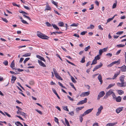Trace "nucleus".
Wrapping results in <instances>:
<instances>
[{
	"mask_svg": "<svg viewBox=\"0 0 126 126\" xmlns=\"http://www.w3.org/2000/svg\"><path fill=\"white\" fill-rule=\"evenodd\" d=\"M37 35L40 38L48 40L49 37L38 31L37 32Z\"/></svg>",
	"mask_w": 126,
	"mask_h": 126,
	"instance_id": "f257e3e1",
	"label": "nucleus"
},
{
	"mask_svg": "<svg viewBox=\"0 0 126 126\" xmlns=\"http://www.w3.org/2000/svg\"><path fill=\"white\" fill-rule=\"evenodd\" d=\"M90 93V91L88 92H83L80 95V97H84V96L88 95Z\"/></svg>",
	"mask_w": 126,
	"mask_h": 126,
	"instance_id": "f03ea898",
	"label": "nucleus"
},
{
	"mask_svg": "<svg viewBox=\"0 0 126 126\" xmlns=\"http://www.w3.org/2000/svg\"><path fill=\"white\" fill-rule=\"evenodd\" d=\"M87 98H85L84 100H82L79 101L77 104V105H82L86 103L87 102Z\"/></svg>",
	"mask_w": 126,
	"mask_h": 126,
	"instance_id": "7ed1b4c3",
	"label": "nucleus"
},
{
	"mask_svg": "<svg viewBox=\"0 0 126 126\" xmlns=\"http://www.w3.org/2000/svg\"><path fill=\"white\" fill-rule=\"evenodd\" d=\"M93 110V109L92 108L87 110L84 112V113L83 114V115L85 116L86 114H88L89 113L91 112Z\"/></svg>",
	"mask_w": 126,
	"mask_h": 126,
	"instance_id": "20e7f679",
	"label": "nucleus"
},
{
	"mask_svg": "<svg viewBox=\"0 0 126 126\" xmlns=\"http://www.w3.org/2000/svg\"><path fill=\"white\" fill-rule=\"evenodd\" d=\"M124 107H119L116 109V113L118 114L120 112L123 110Z\"/></svg>",
	"mask_w": 126,
	"mask_h": 126,
	"instance_id": "39448f33",
	"label": "nucleus"
},
{
	"mask_svg": "<svg viewBox=\"0 0 126 126\" xmlns=\"http://www.w3.org/2000/svg\"><path fill=\"white\" fill-rule=\"evenodd\" d=\"M125 76L123 75L121 76L120 77V81L121 82L122 84H124L125 82L124 81V79Z\"/></svg>",
	"mask_w": 126,
	"mask_h": 126,
	"instance_id": "423d86ee",
	"label": "nucleus"
},
{
	"mask_svg": "<svg viewBox=\"0 0 126 126\" xmlns=\"http://www.w3.org/2000/svg\"><path fill=\"white\" fill-rule=\"evenodd\" d=\"M117 122L113 123H110L107 124L106 125V126H114L117 124Z\"/></svg>",
	"mask_w": 126,
	"mask_h": 126,
	"instance_id": "0eeeda50",
	"label": "nucleus"
},
{
	"mask_svg": "<svg viewBox=\"0 0 126 126\" xmlns=\"http://www.w3.org/2000/svg\"><path fill=\"white\" fill-rule=\"evenodd\" d=\"M121 68V71L123 72H124L126 71V66L124 65L121 67H120Z\"/></svg>",
	"mask_w": 126,
	"mask_h": 126,
	"instance_id": "6e6552de",
	"label": "nucleus"
},
{
	"mask_svg": "<svg viewBox=\"0 0 126 126\" xmlns=\"http://www.w3.org/2000/svg\"><path fill=\"white\" fill-rule=\"evenodd\" d=\"M115 99L116 100V101L117 102H119L121 101L122 99L120 96H119L117 97H116Z\"/></svg>",
	"mask_w": 126,
	"mask_h": 126,
	"instance_id": "1a4fd4ad",
	"label": "nucleus"
},
{
	"mask_svg": "<svg viewBox=\"0 0 126 126\" xmlns=\"http://www.w3.org/2000/svg\"><path fill=\"white\" fill-rule=\"evenodd\" d=\"M36 57L37 58L40 59L42 61L44 62H46L45 59L43 57H41L39 55H37Z\"/></svg>",
	"mask_w": 126,
	"mask_h": 126,
	"instance_id": "9d476101",
	"label": "nucleus"
},
{
	"mask_svg": "<svg viewBox=\"0 0 126 126\" xmlns=\"http://www.w3.org/2000/svg\"><path fill=\"white\" fill-rule=\"evenodd\" d=\"M98 79L99 80L101 84L103 83V81L102 80V77L100 74H99L98 77Z\"/></svg>",
	"mask_w": 126,
	"mask_h": 126,
	"instance_id": "9b49d317",
	"label": "nucleus"
},
{
	"mask_svg": "<svg viewBox=\"0 0 126 126\" xmlns=\"http://www.w3.org/2000/svg\"><path fill=\"white\" fill-rule=\"evenodd\" d=\"M113 90L111 89H110L108 92L106 93L107 96H109L112 94L113 93Z\"/></svg>",
	"mask_w": 126,
	"mask_h": 126,
	"instance_id": "f8f14e48",
	"label": "nucleus"
},
{
	"mask_svg": "<svg viewBox=\"0 0 126 126\" xmlns=\"http://www.w3.org/2000/svg\"><path fill=\"white\" fill-rule=\"evenodd\" d=\"M38 62L39 64L41 66L43 67H46V65L41 61L38 60Z\"/></svg>",
	"mask_w": 126,
	"mask_h": 126,
	"instance_id": "ddd939ff",
	"label": "nucleus"
},
{
	"mask_svg": "<svg viewBox=\"0 0 126 126\" xmlns=\"http://www.w3.org/2000/svg\"><path fill=\"white\" fill-rule=\"evenodd\" d=\"M16 78L13 75L12 76V78L11 80V82L12 83L14 82L16 80Z\"/></svg>",
	"mask_w": 126,
	"mask_h": 126,
	"instance_id": "4468645a",
	"label": "nucleus"
},
{
	"mask_svg": "<svg viewBox=\"0 0 126 126\" xmlns=\"http://www.w3.org/2000/svg\"><path fill=\"white\" fill-rule=\"evenodd\" d=\"M84 107V106L79 107L76 108V112H78L79 111L81 110Z\"/></svg>",
	"mask_w": 126,
	"mask_h": 126,
	"instance_id": "2eb2a0df",
	"label": "nucleus"
},
{
	"mask_svg": "<svg viewBox=\"0 0 126 126\" xmlns=\"http://www.w3.org/2000/svg\"><path fill=\"white\" fill-rule=\"evenodd\" d=\"M105 93L104 91H102L99 93V95L101 97H102L105 94Z\"/></svg>",
	"mask_w": 126,
	"mask_h": 126,
	"instance_id": "dca6fc26",
	"label": "nucleus"
},
{
	"mask_svg": "<svg viewBox=\"0 0 126 126\" xmlns=\"http://www.w3.org/2000/svg\"><path fill=\"white\" fill-rule=\"evenodd\" d=\"M52 90L53 92L56 95L57 97L59 99H60V96L58 95V94L57 93L56 90L54 89H52Z\"/></svg>",
	"mask_w": 126,
	"mask_h": 126,
	"instance_id": "f3484780",
	"label": "nucleus"
},
{
	"mask_svg": "<svg viewBox=\"0 0 126 126\" xmlns=\"http://www.w3.org/2000/svg\"><path fill=\"white\" fill-rule=\"evenodd\" d=\"M117 91L118 92V94L120 95H121L124 93V91L121 90H118Z\"/></svg>",
	"mask_w": 126,
	"mask_h": 126,
	"instance_id": "a211bd4d",
	"label": "nucleus"
},
{
	"mask_svg": "<svg viewBox=\"0 0 126 126\" xmlns=\"http://www.w3.org/2000/svg\"><path fill=\"white\" fill-rule=\"evenodd\" d=\"M59 25L61 27L65 26L66 28V30L67 29L68 27L67 24H59Z\"/></svg>",
	"mask_w": 126,
	"mask_h": 126,
	"instance_id": "6ab92c4d",
	"label": "nucleus"
},
{
	"mask_svg": "<svg viewBox=\"0 0 126 126\" xmlns=\"http://www.w3.org/2000/svg\"><path fill=\"white\" fill-rule=\"evenodd\" d=\"M55 76L56 78L58 79L62 80H63L61 77L59 76V75H58V74L56 75H55Z\"/></svg>",
	"mask_w": 126,
	"mask_h": 126,
	"instance_id": "aec40b11",
	"label": "nucleus"
},
{
	"mask_svg": "<svg viewBox=\"0 0 126 126\" xmlns=\"http://www.w3.org/2000/svg\"><path fill=\"white\" fill-rule=\"evenodd\" d=\"M103 65L102 64L100 63L99 65H96L95 67L97 69L100 68Z\"/></svg>",
	"mask_w": 126,
	"mask_h": 126,
	"instance_id": "412c9836",
	"label": "nucleus"
},
{
	"mask_svg": "<svg viewBox=\"0 0 126 126\" xmlns=\"http://www.w3.org/2000/svg\"><path fill=\"white\" fill-rule=\"evenodd\" d=\"M115 83L111 84H110L108 86V87L107 88V89H108L110 88L113 86H114L115 85Z\"/></svg>",
	"mask_w": 126,
	"mask_h": 126,
	"instance_id": "4be33fe9",
	"label": "nucleus"
},
{
	"mask_svg": "<svg viewBox=\"0 0 126 126\" xmlns=\"http://www.w3.org/2000/svg\"><path fill=\"white\" fill-rule=\"evenodd\" d=\"M84 116H85L83 115V114H82L80 115L79 116V120L80 121V122L81 123L82 122L83 120L82 117Z\"/></svg>",
	"mask_w": 126,
	"mask_h": 126,
	"instance_id": "5701e85b",
	"label": "nucleus"
},
{
	"mask_svg": "<svg viewBox=\"0 0 126 126\" xmlns=\"http://www.w3.org/2000/svg\"><path fill=\"white\" fill-rule=\"evenodd\" d=\"M120 60H119L117 61H115L113 62V63L114 64L117 63V64H119L120 63Z\"/></svg>",
	"mask_w": 126,
	"mask_h": 126,
	"instance_id": "b1692460",
	"label": "nucleus"
},
{
	"mask_svg": "<svg viewBox=\"0 0 126 126\" xmlns=\"http://www.w3.org/2000/svg\"><path fill=\"white\" fill-rule=\"evenodd\" d=\"M15 66V63H14V61L13 60L11 63L10 65L11 67L12 68V69H14L13 67Z\"/></svg>",
	"mask_w": 126,
	"mask_h": 126,
	"instance_id": "393cba45",
	"label": "nucleus"
},
{
	"mask_svg": "<svg viewBox=\"0 0 126 126\" xmlns=\"http://www.w3.org/2000/svg\"><path fill=\"white\" fill-rule=\"evenodd\" d=\"M117 85L118 86L121 87H124L125 86H124V84H122L120 83H118L117 84Z\"/></svg>",
	"mask_w": 126,
	"mask_h": 126,
	"instance_id": "a878e982",
	"label": "nucleus"
},
{
	"mask_svg": "<svg viewBox=\"0 0 126 126\" xmlns=\"http://www.w3.org/2000/svg\"><path fill=\"white\" fill-rule=\"evenodd\" d=\"M97 63V61L96 60L94 59L93 60L91 64V65L93 64H96Z\"/></svg>",
	"mask_w": 126,
	"mask_h": 126,
	"instance_id": "bb28decb",
	"label": "nucleus"
},
{
	"mask_svg": "<svg viewBox=\"0 0 126 126\" xmlns=\"http://www.w3.org/2000/svg\"><path fill=\"white\" fill-rule=\"evenodd\" d=\"M19 12L21 13H22L23 14H25L26 15H28V14L26 12H25L21 10H19Z\"/></svg>",
	"mask_w": 126,
	"mask_h": 126,
	"instance_id": "cd10ccee",
	"label": "nucleus"
},
{
	"mask_svg": "<svg viewBox=\"0 0 126 126\" xmlns=\"http://www.w3.org/2000/svg\"><path fill=\"white\" fill-rule=\"evenodd\" d=\"M114 16H113L112 18H109L107 20V23L109 22L112 20L114 18Z\"/></svg>",
	"mask_w": 126,
	"mask_h": 126,
	"instance_id": "c85d7f7f",
	"label": "nucleus"
},
{
	"mask_svg": "<svg viewBox=\"0 0 126 126\" xmlns=\"http://www.w3.org/2000/svg\"><path fill=\"white\" fill-rule=\"evenodd\" d=\"M53 27L56 30H58L59 29V28L57 27V26L55 24H52Z\"/></svg>",
	"mask_w": 126,
	"mask_h": 126,
	"instance_id": "c756f323",
	"label": "nucleus"
},
{
	"mask_svg": "<svg viewBox=\"0 0 126 126\" xmlns=\"http://www.w3.org/2000/svg\"><path fill=\"white\" fill-rule=\"evenodd\" d=\"M115 3H114L112 6V8L113 9L115 8L116 7V5H117V0H115Z\"/></svg>",
	"mask_w": 126,
	"mask_h": 126,
	"instance_id": "7c9ffc66",
	"label": "nucleus"
},
{
	"mask_svg": "<svg viewBox=\"0 0 126 126\" xmlns=\"http://www.w3.org/2000/svg\"><path fill=\"white\" fill-rule=\"evenodd\" d=\"M119 73H118L116 74H115L114 76L113 77L112 79H114L116 78L117 76L119 74Z\"/></svg>",
	"mask_w": 126,
	"mask_h": 126,
	"instance_id": "2f4dec72",
	"label": "nucleus"
},
{
	"mask_svg": "<svg viewBox=\"0 0 126 126\" xmlns=\"http://www.w3.org/2000/svg\"><path fill=\"white\" fill-rule=\"evenodd\" d=\"M31 55V53H27L23 55L22 56V57H28L30 56Z\"/></svg>",
	"mask_w": 126,
	"mask_h": 126,
	"instance_id": "473e14b6",
	"label": "nucleus"
},
{
	"mask_svg": "<svg viewBox=\"0 0 126 126\" xmlns=\"http://www.w3.org/2000/svg\"><path fill=\"white\" fill-rule=\"evenodd\" d=\"M65 123L67 126H70L69 123L67 120L66 118L64 119Z\"/></svg>",
	"mask_w": 126,
	"mask_h": 126,
	"instance_id": "72a5a7b5",
	"label": "nucleus"
},
{
	"mask_svg": "<svg viewBox=\"0 0 126 126\" xmlns=\"http://www.w3.org/2000/svg\"><path fill=\"white\" fill-rule=\"evenodd\" d=\"M71 79L72 82L74 83H76L77 81L72 76H71Z\"/></svg>",
	"mask_w": 126,
	"mask_h": 126,
	"instance_id": "f704fd0d",
	"label": "nucleus"
},
{
	"mask_svg": "<svg viewBox=\"0 0 126 126\" xmlns=\"http://www.w3.org/2000/svg\"><path fill=\"white\" fill-rule=\"evenodd\" d=\"M103 108L102 106H100V107L98 109V111L101 112V110L103 109Z\"/></svg>",
	"mask_w": 126,
	"mask_h": 126,
	"instance_id": "c9c22d12",
	"label": "nucleus"
},
{
	"mask_svg": "<svg viewBox=\"0 0 126 126\" xmlns=\"http://www.w3.org/2000/svg\"><path fill=\"white\" fill-rule=\"evenodd\" d=\"M85 57L84 56H83V57L82 58L81 60L80 61V62L82 63H84L85 62Z\"/></svg>",
	"mask_w": 126,
	"mask_h": 126,
	"instance_id": "e433bc0d",
	"label": "nucleus"
},
{
	"mask_svg": "<svg viewBox=\"0 0 126 126\" xmlns=\"http://www.w3.org/2000/svg\"><path fill=\"white\" fill-rule=\"evenodd\" d=\"M100 57H99V55H98L95 57L94 59L97 60H99L100 59Z\"/></svg>",
	"mask_w": 126,
	"mask_h": 126,
	"instance_id": "4c0bfd02",
	"label": "nucleus"
},
{
	"mask_svg": "<svg viewBox=\"0 0 126 126\" xmlns=\"http://www.w3.org/2000/svg\"><path fill=\"white\" fill-rule=\"evenodd\" d=\"M125 46V45L122 44L117 45L116 46V47H122Z\"/></svg>",
	"mask_w": 126,
	"mask_h": 126,
	"instance_id": "58836bf2",
	"label": "nucleus"
},
{
	"mask_svg": "<svg viewBox=\"0 0 126 126\" xmlns=\"http://www.w3.org/2000/svg\"><path fill=\"white\" fill-rule=\"evenodd\" d=\"M52 3L54 4L56 6L57 8H58V6L57 5L58 3H56L53 0H52L51 1Z\"/></svg>",
	"mask_w": 126,
	"mask_h": 126,
	"instance_id": "ea45409f",
	"label": "nucleus"
},
{
	"mask_svg": "<svg viewBox=\"0 0 126 126\" xmlns=\"http://www.w3.org/2000/svg\"><path fill=\"white\" fill-rule=\"evenodd\" d=\"M51 8L49 6V5H47L46 6V8L45 10H51Z\"/></svg>",
	"mask_w": 126,
	"mask_h": 126,
	"instance_id": "a19ab883",
	"label": "nucleus"
},
{
	"mask_svg": "<svg viewBox=\"0 0 126 126\" xmlns=\"http://www.w3.org/2000/svg\"><path fill=\"white\" fill-rule=\"evenodd\" d=\"M53 71L55 75H55H56L58 73H57V72L56 70V69L54 68H53Z\"/></svg>",
	"mask_w": 126,
	"mask_h": 126,
	"instance_id": "79ce46f5",
	"label": "nucleus"
},
{
	"mask_svg": "<svg viewBox=\"0 0 126 126\" xmlns=\"http://www.w3.org/2000/svg\"><path fill=\"white\" fill-rule=\"evenodd\" d=\"M58 83L59 84L60 86H61L62 87H63V88H64L65 89H67V88H66L65 87L63 86V84L61 82H58Z\"/></svg>",
	"mask_w": 126,
	"mask_h": 126,
	"instance_id": "37998d69",
	"label": "nucleus"
},
{
	"mask_svg": "<svg viewBox=\"0 0 126 126\" xmlns=\"http://www.w3.org/2000/svg\"><path fill=\"white\" fill-rule=\"evenodd\" d=\"M94 25H93L91 24L90 25V27H88L87 28V29H93L94 28Z\"/></svg>",
	"mask_w": 126,
	"mask_h": 126,
	"instance_id": "c03bdc74",
	"label": "nucleus"
},
{
	"mask_svg": "<svg viewBox=\"0 0 126 126\" xmlns=\"http://www.w3.org/2000/svg\"><path fill=\"white\" fill-rule=\"evenodd\" d=\"M90 46H88V47H85L84 48L85 51H88V49L90 48Z\"/></svg>",
	"mask_w": 126,
	"mask_h": 126,
	"instance_id": "a18cd8bd",
	"label": "nucleus"
},
{
	"mask_svg": "<svg viewBox=\"0 0 126 126\" xmlns=\"http://www.w3.org/2000/svg\"><path fill=\"white\" fill-rule=\"evenodd\" d=\"M63 109L66 111H69L68 109L67 108V106H64L63 107Z\"/></svg>",
	"mask_w": 126,
	"mask_h": 126,
	"instance_id": "49530a36",
	"label": "nucleus"
},
{
	"mask_svg": "<svg viewBox=\"0 0 126 126\" xmlns=\"http://www.w3.org/2000/svg\"><path fill=\"white\" fill-rule=\"evenodd\" d=\"M108 47H107L104 48L102 49H101L102 50V51H103V52H106L108 49Z\"/></svg>",
	"mask_w": 126,
	"mask_h": 126,
	"instance_id": "de8ad7c7",
	"label": "nucleus"
},
{
	"mask_svg": "<svg viewBox=\"0 0 126 126\" xmlns=\"http://www.w3.org/2000/svg\"><path fill=\"white\" fill-rule=\"evenodd\" d=\"M20 112V114L23 116L25 118L26 117H25V113H24V112H22V111H21V112Z\"/></svg>",
	"mask_w": 126,
	"mask_h": 126,
	"instance_id": "09e8293b",
	"label": "nucleus"
},
{
	"mask_svg": "<svg viewBox=\"0 0 126 126\" xmlns=\"http://www.w3.org/2000/svg\"><path fill=\"white\" fill-rule=\"evenodd\" d=\"M68 114L71 116H73L74 115V112L73 111H72L69 112Z\"/></svg>",
	"mask_w": 126,
	"mask_h": 126,
	"instance_id": "8fccbe9b",
	"label": "nucleus"
},
{
	"mask_svg": "<svg viewBox=\"0 0 126 126\" xmlns=\"http://www.w3.org/2000/svg\"><path fill=\"white\" fill-rule=\"evenodd\" d=\"M3 63L5 65H7L8 64V62L7 61L5 60L3 62Z\"/></svg>",
	"mask_w": 126,
	"mask_h": 126,
	"instance_id": "3c124183",
	"label": "nucleus"
},
{
	"mask_svg": "<svg viewBox=\"0 0 126 126\" xmlns=\"http://www.w3.org/2000/svg\"><path fill=\"white\" fill-rule=\"evenodd\" d=\"M112 95L113 97V98L114 99H115L116 97V96L114 92H113V93L112 94Z\"/></svg>",
	"mask_w": 126,
	"mask_h": 126,
	"instance_id": "603ef678",
	"label": "nucleus"
},
{
	"mask_svg": "<svg viewBox=\"0 0 126 126\" xmlns=\"http://www.w3.org/2000/svg\"><path fill=\"white\" fill-rule=\"evenodd\" d=\"M30 59V58H26L24 61V63H26V62L28 61Z\"/></svg>",
	"mask_w": 126,
	"mask_h": 126,
	"instance_id": "864d4df0",
	"label": "nucleus"
},
{
	"mask_svg": "<svg viewBox=\"0 0 126 126\" xmlns=\"http://www.w3.org/2000/svg\"><path fill=\"white\" fill-rule=\"evenodd\" d=\"M87 33V31H83L80 33V34L82 35H84L85 33Z\"/></svg>",
	"mask_w": 126,
	"mask_h": 126,
	"instance_id": "5fc2aeb1",
	"label": "nucleus"
},
{
	"mask_svg": "<svg viewBox=\"0 0 126 126\" xmlns=\"http://www.w3.org/2000/svg\"><path fill=\"white\" fill-rule=\"evenodd\" d=\"M35 111H37L40 114H42V112L40 111L39 110H38L37 109H35Z\"/></svg>",
	"mask_w": 126,
	"mask_h": 126,
	"instance_id": "6e6d98bb",
	"label": "nucleus"
},
{
	"mask_svg": "<svg viewBox=\"0 0 126 126\" xmlns=\"http://www.w3.org/2000/svg\"><path fill=\"white\" fill-rule=\"evenodd\" d=\"M103 52V51H102V50L101 49H100L99 50V55H101Z\"/></svg>",
	"mask_w": 126,
	"mask_h": 126,
	"instance_id": "4d7b16f0",
	"label": "nucleus"
},
{
	"mask_svg": "<svg viewBox=\"0 0 126 126\" xmlns=\"http://www.w3.org/2000/svg\"><path fill=\"white\" fill-rule=\"evenodd\" d=\"M54 120H55V121L58 124L59 123V122H58V119L56 117H54Z\"/></svg>",
	"mask_w": 126,
	"mask_h": 126,
	"instance_id": "13d9d810",
	"label": "nucleus"
},
{
	"mask_svg": "<svg viewBox=\"0 0 126 126\" xmlns=\"http://www.w3.org/2000/svg\"><path fill=\"white\" fill-rule=\"evenodd\" d=\"M3 21L4 22H5L6 23H7L8 22V21L7 20V19L5 18H2Z\"/></svg>",
	"mask_w": 126,
	"mask_h": 126,
	"instance_id": "bf43d9fd",
	"label": "nucleus"
},
{
	"mask_svg": "<svg viewBox=\"0 0 126 126\" xmlns=\"http://www.w3.org/2000/svg\"><path fill=\"white\" fill-rule=\"evenodd\" d=\"M16 116L18 117V118H19L21 120H22L23 121H24V120L22 117H21L20 116H19L16 115Z\"/></svg>",
	"mask_w": 126,
	"mask_h": 126,
	"instance_id": "052dcab7",
	"label": "nucleus"
},
{
	"mask_svg": "<svg viewBox=\"0 0 126 126\" xmlns=\"http://www.w3.org/2000/svg\"><path fill=\"white\" fill-rule=\"evenodd\" d=\"M106 55L107 56H109L110 57H111L112 56V54L111 53H109L107 54Z\"/></svg>",
	"mask_w": 126,
	"mask_h": 126,
	"instance_id": "680f3d73",
	"label": "nucleus"
},
{
	"mask_svg": "<svg viewBox=\"0 0 126 126\" xmlns=\"http://www.w3.org/2000/svg\"><path fill=\"white\" fill-rule=\"evenodd\" d=\"M23 16H24L25 18H27L29 20H31V18L30 17H29V16H26L25 15H23Z\"/></svg>",
	"mask_w": 126,
	"mask_h": 126,
	"instance_id": "e2e57ef3",
	"label": "nucleus"
},
{
	"mask_svg": "<svg viewBox=\"0 0 126 126\" xmlns=\"http://www.w3.org/2000/svg\"><path fill=\"white\" fill-rule=\"evenodd\" d=\"M98 28L100 30H103V29L102 28V27L101 26V25H99L98 26Z\"/></svg>",
	"mask_w": 126,
	"mask_h": 126,
	"instance_id": "0e129e2a",
	"label": "nucleus"
},
{
	"mask_svg": "<svg viewBox=\"0 0 126 126\" xmlns=\"http://www.w3.org/2000/svg\"><path fill=\"white\" fill-rule=\"evenodd\" d=\"M4 113H5V114L8 117H11V115L9 114H8V113L7 112H5Z\"/></svg>",
	"mask_w": 126,
	"mask_h": 126,
	"instance_id": "69168bd1",
	"label": "nucleus"
},
{
	"mask_svg": "<svg viewBox=\"0 0 126 126\" xmlns=\"http://www.w3.org/2000/svg\"><path fill=\"white\" fill-rule=\"evenodd\" d=\"M114 64L113 63V62L110 63V64H109L107 66L108 67H111Z\"/></svg>",
	"mask_w": 126,
	"mask_h": 126,
	"instance_id": "338daca9",
	"label": "nucleus"
},
{
	"mask_svg": "<svg viewBox=\"0 0 126 126\" xmlns=\"http://www.w3.org/2000/svg\"><path fill=\"white\" fill-rule=\"evenodd\" d=\"M24 7L27 10H30V8L27 6H26L24 5Z\"/></svg>",
	"mask_w": 126,
	"mask_h": 126,
	"instance_id": "774afa93",
	"label": "nucleus"
}]
</instances>
